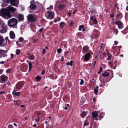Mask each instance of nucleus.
<instances>
[{
  "instance_id": "nucleus-1",
  "label": "nucleus",
  "mask_w": 128,
  "mask_h": 128,
  "mask_svg": "<svg viewBox=\"0 0 128 128\" xmlns=\"http://www.w3.org/2000/svg\"><path fill=\"white\" fill-rule=\"evenodd\" d=\"M0 16H2L5 18H10L12 17L10 13L6 9H3L0 10Z\"/></svg>"
},
{
  "instance_id": "nucleus-2",
  "label": "nucleus",
  "mask_w": 128,
  "mask_h": 128,
  "mask_svg": "<svg viewBox=\"0 0 128 128\" xmlns=\"http://www.w3.org/2000/svg\"><path fill=\"white\" fill-rule=\"evenodd\" d=\"M18 22L17 19L12 18L9 20L8 21V24L10 27H14L16 26Z\"/></svg>"
},
{
  "instance_id": "nucleus-3",
  "label": "nucleus",
  "mask_w": 128,
  "mask_h": 128,
  "mask_svg": "<svg viewBox=\"0 0 128 128\" xmlns=\"http://www.w3.org/2000/svg\"><path fill=\"white\" fill-rule=\"evenodd\" d=\"M45 15L47 18L49 19H52L54 16V13L49 11L46 12Z\"/></svg>"
},
{
  "instance_id": "nucleus-4",
  "label": "nucleus",
  "mask_w": 128,
  "mask_h": 128,
  "mask_svg": "<svg viewBox=\"0 0 128 128\" xmlns=\"http://www.w3.org/2000/svg\"><path fill=\"white\" fill-rule=\"evenodd\" d=\"M10 4L12 6H17L19 4L18 0H9Z\"/></svg>"
},
{
  "instance_id": "nucleus-5",
  "label": "nucleus",
  "mask_w": 128,
  "mask_h": 128,
  "mask_svg": "<svg viewBox=\"0 0 128 128\" xmlns=\"http://www.w3.org/2000/svg\"><path fill=\"white\" fill-rule=\"evenodd\" d=\"M6 9L8 11H10L11 12H14L16 10V8H14L10 5L6 7Z\"/></svg>"
},
{
  "instance_id": "nucleus-6",
  "label": "nucleus",
  "mask_w": 128,
  "mask_h": 128,
  "mask_svg": "<svg viewBox=\"0 0 128 128\" xmlns=\"http://www.w3.org/2000/svg\"><path fill=\"white\" fill-rule=\"evenodd\" d=\"M6 51L0 50V58L4 57L6 56Z\"/></svg>"
},
{
  "instance_id": "nucleus-7",
  "label": "nucleus",
  "mask_w": 128,
  "mask_h": 128,
  "mask_svg": "<svg viewBox=\"0 0 128 128\" xmlns=\"http://www.w3.org/2000/svg\"><path fill=\"white\" fill-rule=\"evenodd\" d=\"M28 18V20L31 22H33L35 20V18L33 15L31 14H29Z\"/></svg>"
},
{
  "instance_id": "nucleus-8",
  "label": "nucleus",
  "mask_w": 128,
  "mask_h": 128,
  "mask_svg": "<svg viewBox=\"0 0 128 128\" xmlns=\"http://www.w3.org/2000/svg\"><path fill=\"white\" fill-rule=\"evenodd\" d=\"M0 78L2 82H5L7 80L8 77L2 75L0 77Z\"/></svg>"
},
{
  "instance_id": "nucleus-9",
  "label": "nucleus",
  "mask_w": 128,
  "mask_h": 128,
  "mask_svg": "<svg viewBox=\"0 0 128 128\" xmlns=\"http://www.w3.org/2000/svg\"><path fill=\"white\" fill-rule=\"evenodd\" d=\"M116 24L118 25L119 28L121 29L122 28V24L121 22H117L116 23Z\"/></svg>"
},
{
  "instance_id": "nucleus-10",
  "label": "nucleus",
  "mask_w": 128,
  "mask_h": 128,
  "mask_svg": "<svg viewBox=\"0 0 128 128\" xmlns=\"http://www.w3.org/2000/svg\"><path fill=\"white\" fill-rule=\"evenodd\" d=\"M90 53H88L85 55L84 59L86 61H88L90 59Z\"/></svg>"
},
{
  "instance_id": "nucleus-11",
  "label": "nucleus",
  "mask_w": 128,
  "mask_h": 128,
  "mask_svg": "<svg viewBox=\"0 0 128 128\" xmlns=\"http://www.w3.org/2000/svg\"><path fill=\"white\" fill-rule=\"evenodd\" d=\"M23 86L22 84L20 82L18 83L16 86V88L18 89H20Z\"/></svg>"
},
{
  "instance_id": "nucleus-12",
  "label": "nucleus",
  "mask_w": 128,
  "mask_h": 128,
  "mask_svg": "<svg viewBox=\"0 0 128 128\" xmlns=\"http://www.w3.org/2000/svg\"><path fill=\"white\" fill-rule=\"evenodd\" d=\"M92 115L93 118H94L98 117V114L97 112L94 111L92 112Z\"/></svg>"
},
{
  "instance_id": "nucleus-13",
  "label": "nucleus",
  "mask_w": 128,
  "mask_h": 128,
  "mask_svg": "<svg viewBox=\"0 0 128 128\" xmlns=\"http://www.w3.org/2000/svg\"><path fill=\"white\" fill-rule=\"evenodd\" d=\"M10 38H11L14 39L15 38V34L13 31H11L10 32Z\"/></svg>"
},
{
  "instance_id": "nucleus-14",
  "label": "nucleus",
  "mask_w": 128,
  "mask_h": 128,
  "mask_svg": "<svg viewBox=\"0 0 128 128\" xmlns=\"http://www.w3.org/2000/svg\"><path fill=\"white\" fill-rule=\"evenodd\" d=\"M30 8L31 10H36V7L34 4H33L31 5Z\"/></svg>"
},
{
  "instance_id": "nucleus-15",
  "label": "nucleus",
  "mask_w": 128,
  "mask_h": 128,
  "mask_svg": "<svg viewBox=\"0 0 128 128\" xmlns=\"http://www.w3.org/2000/svg\"><path fill=\"white\" fill-rule=\"evenodd\" d=\"M14 104L16 106H19L20 102V101L19 100H18L16 101L14 100Z\"/></svg>"
},
{
  "instance_id": "nucleus-16",
  "label": "nucleus",
  "mask_w": 128,
  "mask_h": 128,
  "mask_svg": "<svg viewBox=\"0 0 128 128\" xmlns=\"http://www.w3.org/2000/svg\"><path fill=\"white\" fill-rule=\"evenodd\" d=\"M7 31V29L6 27H2V29H0V32L2 33L5 32H6Z\"/></svg>"
},
{
  "instance_id": "nucleus-17",
  "label": "nucleus",
  "mask_w": 128,
  "mask_h": 128,
  "mask_svg": "<svg viewBox=\"0 0 128 128\" xmlns=\"http://www.w3.org/2000/svg\"><path fill=\"white\" fill-rule=\"evenodd\" d=\"M66 8V6L64 4H60L58 6V8L60 10H62Z\"/></svg>"
},
{
  "instance_id": "nucleus-18",
  "label": "nucleus",
  "mask_w": 128,
  "mask_h": 128,
  "mask_svg": "<svg viewBox=\"0 0 128 128\" xmlns=\"http://www.w3.org/2000/svg\"><path fill=\"white\" fill-rule=\"evenodd\" d=\"M18 18L19 21H21L24 19V16L22 15L19 14Z\"/></svg>"
},
{
  "instance_id": "nucleus-19",
  "label": "nucleus",
  "mask_w": 128,
  "mask_h": 128,
  "mask_svg": "<svg viewBox=\"0 0 128 128\" xmlns=\"http://www.w3.org/2000/svg\"><path fill=\"white\" fill-rule=\"evenodd\" d=\"M88 49L89 48L88 47L86 46H84L83 48V52H86Z\"/></svg>"
},
{
  "instance_id": "nucleus-20",
  "label": "nucleus",
  "mask_w": 128,
  "mask_h": 128,
  "mask_svg": "<svg viewBox=\"0 0 128 128\" xmlns=\"http://www.w3.org/2000/svg\"><path fill=\"white\" fill-rule=\"evenodd\" d=\"M20 92H16L14 90L12 92V94L14 95H16L17 96H19L20 95Z\"/></svg>"
},
{
  "instance_id": "nucleus-21",
  "label": "nucleus",
  "mask_w": 128,
  "mask_h": 128,
  "mask_svg": "<svg viewBox=\"0 0 128 128\" xmlns=\"http://www.w3.org/2000/svg\"><path fill=\"white\" fill-rule=\"evenodd\" d=\"M87 114V113L85 112H83L81 113L80 114V116L82 118H84Z\"/></svg>"
},
{
  "instance_id": "nucleus-22",
  "label": "nucleus",
  "mask_w": 128,
  "mask_h": 128,
  "mask_svg": "<svg viewBox=\"0 0 128 128\" xmlns=\"http://www.w3.org/2000/svg\"><path fill=\"white\" fill-rule=\"evenodd\" d=\"M94 34L96 36H98L100 34V32L97 30H94Z\"/></svg>"
},
{
  "instance_id": "nucleus-23",
  "label": "nucleus",
  "mask_w": 128,
  "mask_h": 128,
  "mask_svg": "<svg viewBox=\"0 0 128 128\" xmlns=\"http://www.w3.org/2000/svg\"><path fill=\"white\" fill-rule=\"evenodd\" d=\"M73 61L72 60H70V62H68L66 63V65L67 66L70 65L72 66V65Z\"/></svg>"
},
{
  "instance_id": "nucleus-24",
  "label": "nucleus",
  "mask_w": 128,
  "mask_h": 128,
  "mask_svg": "<svg viewBox=\"0 0 128 128\" xmlns=\"http://www.w3.org/2000/svg\"><path fill=\"white\" fill-rule=\"evenodd\" d=\"M98 86H96L95 89H94V92L95 94H96L98 92Z\"/></svg>"
},
{
  "instance_id": "nucleus-25",
  "label": "nucleus",
  "mask_w": 128,
  "mask_h": 128,
  "mask_svg": "<svg viewBox=\"0 0 128 128\" xmlns=\"http://www.w3.org/2000/svg\"><path fill=\"white\" fill-rule=\"evenodd\" d=\"M107 55L108 56V58H107V59L108 60H110V58L112 57V55L109 54L108 52L107 53Z\"/></svg>"
},
{
  "instance_id": "nucleus-26",
  "label": "nucleus",
  "mask_w": 128,
  "mask_h": 128,
  "mask_svg": "<svg viewBox=\"0 0 128 128\" xmlns=\"http://www.w3.org/2000/svg\"><path fill=\"white\" fill-rule=\"evenodd\" d=\"M109 73L108 72L104 73L102 74V76L104 77H106L109 76Z\"/></svg>"
},
{
  "instance_id": "nucleus-27",
  "label": "nucleus",
  "mask_w": 128,
  "mask_h": 128,
  "mask_svg": "<svg viewBox=\"0 0 128 128\" xmlns=\"http://www.w3.org/2000/svg\"><path fill=\"white\" fill-rule=\"evenodd\" d=\"M65 24V23L64 22H61L60 25V27L61 28H63L64 27Z\"/></svg>"
},
{
  "instance_id": "nucleus-28",
  "label": "nucleus",
  "mask_w": 128,
  "mask_h": 128,
  "mask_svg": "<svg viewBox=\"0 0 128 128\" xmlns=\"http://www.w3.org/2000/svg\"><path fill=\"white\" fill-rule=\"evenodd\" d=\"M114 33L116 35L118 33V30L116 29L115 28H114L113 29Z\"/></svg>"
},
{
  "instance_id": "nucleus-29",
  "label": "nucleus",
  "mask_w": 128,
  "mask_h": 128,
  "mask_svg": "<svg viewBox=\"0 0 128 128\" xmlns=\"http://www.w3.org/2000/svg\"><path fill=\"white\" fill-rule=\"evenodd\" d=\"M16 54H19L20 52V50L18 49H17L16 50Z\"/></svg>"
},
{
  "instance_id": "nucleus-30",
  "label": "nucleus",
  "mask_w": 128,
  "mask_h": 128,
  "mask_svg": "<svg viewBox=\"0 0 128 128\" xmlns=\"http://www.w3.org/2000/svg\"><path fill=\"white\" fill-rule=\"evenodd\" d=\"M3 39L2 37L0 36V45L2 44L3 42Z\"/></svg>"
},
{
  "instance_id": "nucleus-31",
  "label": "nucleus",
  "mask_w": 128,
  "mask_h": 128,
  "mask_svg": "<svg viewBox=\"0 0 128 128\" xmlns=\"http://www.w3.org/2000/svg\"><path fill=\"white\" fill-rule=\"evenodd\" d=\"M36 79L38 81H39L41 79V78L40 76H38L36 78Z\"/></svg>"
},
{
  "instance_id": "nucleus-32",
  "label": "nucleus",
  "mask_w": 128,
  "mask_h": 128,
  "mask_svg": "<svg viewBox=\"0 0 128 128\" xmlns=\"http://www.w3.org/2000/svg\"><path fill=\"white\" fill-rule=\"evenodd\" d=\"M19 40L20 42H23L24 39L20 37L19 38Z\"/></svg>"
},
{
  "instance_id": "nucleus-33",
  "label": "nucleus",
  "mask_w": 128,
  "mask_h": 128,
  "mask_svg": "<svg viewBox=\"0 0 128 128\" xmlns=\"http://www.w3.org/2000/svg\"><path fill=\"white\" fill-rule=\"evenodd\" d=\"M62 50L61 48H60L58 49L57 50V52L58 54L60 53Z\"/></svg>"
},
{
  "instance_id": "nucleus-34",
  "label": "nucleus",
  "mask_w": 128,
  "mask_h": 128,
  "mask_svg": "<svg viewBox=\"0 0 128 128\" xmlns=\"http://www.w3.org/2000/svg\"><path fill=\"white\" fill-rule=\"evenodd\" d=\"M28 65L29 66V68H32V64L30 62H29L28 63Z\"/></svg>"
},
{
  "instance_id": "nucleus-35",
  "label": "nucleus",
  "mask_w": 128,
  "mask_h": 128,
  "mask_svg": "<svg viewBox=\"0 0 128 128\" xmlns=\"http://www.w3.org/2000/svg\"><path fill=\"white\" fill-rule=\"evenodd\" d=\"M102 67H100V68L99 71L98 72V74H99L102 71Z\"/></svg>"
},
{
  "instance_id": "nucleus-36",
  "label": "nucleus",
  "mask_w": 128,
  "mask_h": 128,
  "mask_svg": "<svg viewBox=\"0 0 128 128\" xmlns=\"http://www.w3.org/2000/svg\"><path fill=\"white\" fill-rule=\"evenodd\" d=\"M88 123L86 122V121H85L84 124V126H87L88 125Z\"/></svg>"
},
{
  "instance_id": "nucleus-37",
  "label": "nucleus",
  "mask_w": 128,
  "mask_h": 128,
  "mask_svg": "<svg viewBox=\"0 0 128 128\" xmlns=\"http://www.w3.org/2000/svg\"><path fill=\"white\" fill-rule=\"evenodd\" d=\"M122 15L121 14H119L117 15L116 17L117 18H120L122 17Z\"/></svg>"
},
{
  "instance_id": "nucleus-38",
  "label": "nucleus",
  "mask_w": 128,
  "mask_h": 128,
  "mask_svg": "<svg viewBox=\"0 0 128 128\" xmlns=\"http://www.w3.org/2000/svg\"><path fill=\"white\" fill-rule=\"evenodd\" d=\"M10 68H8L6 70V73H10Z\"/></svg>"
},
{
  "instance_id": "nucleus-39",
  "label": "nucleus",
  "mask_w": 128,
  "mask_h": 128,
  "mask_svg": "<svg viewBox=\"0 0 128 128\" xmlns=\"http://www.w3.org/2000/svg\"><path fill=\"white\" fill-rule=\"evenodd\" d=\"M53 8V7L52 6H51L49 8H47V9L48 10H51Z\"/></svg>"
},
{
  "instance_id": "nucleus-40",
  "label": "nucleus",
  "mask_w": 128,
  "mask_h": 128,
  "mask_svg": "<svg viewBox=\"0 0 128 128\" xmlns=\"http://www.w3.org/2000/svg\"><path fill=\"white\" fill-rule=\"evenodd\" d=\"M84 82L83 80L82 79L81 80L80 82V85H82Z\"/></svg>"
},
{
  "instance_id": "nucleus-41",
  "label": "nucleus",
  "mask_w": 128,
  "mask_h": 128,
  "mask_svg": "<svg viewBox=\"0 0 128 128\" xmlns=\"http://www.w3.org/2000/svg\"><path fill=\"white\" fill-rule=\"evenodd\" d=\"M90 118V116L89 115H88L87 117L86 118V120L85 121H87Z\"/></svg>"
},
{
  "instance_id": "nucleus-42",
  "label": "nucleus",
  "mask_w": 128,
  "mask_h": 128,
  "mask_svg": "<svg viewBox=\"0 0 128 128\" xmlns=\"http://www.w3.org/2000/svg\"><path fill=\"white\" fill-rule=\"evenodd\" d=\"M13 126L12 125L9 124L8 126V128H12Z\"/></svg>"
},
{
  "instance_id": "nucleus-43",
  "label": "nucleus",
  "mask_w": 128,
  "mask_h": 128,
  "mask_svg": "<svg viewBox=\"0 0 128 128\" xmlns=\"http://www.w3.org/2000/svg\"><path fill=\"white\" fill-rule=\"evenodd\" d=\"M3 1L6 2L7 3H9V1L8 0H2Z\"/></svg>"
},
{
  "instance_id": "nucleus-44",
  "label": "nucleus",
  "mask_w": 128,
  "mask_h": 128,
  "mask_svg": "<svg viewBox=\"0 0 128 128\" xmlns=\"http://www.w3.org/2000/svg\"><path fill=\"white\" fill-rule=\"evenodd\" d=\"M34 56H31L30 57V58L31 60H32L34 58Z\"/></svg>"
},
{
  "instance_id": "nucleus-45",
  "label": "nucleus",
  "mask_w": 128,
  "mask_h": 128,
  "mask_svg": "<svg viewBox=\"0 0 128 128\" xmlns=\"http://www.w3.org/2000/svg\"><path fill=\"white\" fill-rule=\"evenodd\" d=\"M93 22L94 24H96L97 23L96 20H94Z\"/></svg>"
},
{
  "instance_id": "nucleus-46",
  "label": "nucleus",
  "mask_w": 128,
  "mask_h": 128,
  "mask_svg": "<svg viewBox=\"0 0 128 128\" xmlns=\"http://www.w3.org/2000/svg\"><path fill=\"white\" fill-rule=\"evenodd\" d=\"M43 52H42V54H44L45 52V51H46V50L44 48L43 49Z\"/></svg>"
},
{
  "instance_id": "nucleus-47",
  "label": "nucleus",
  "mask_w": 128,
  "mask_h": 128,
  "mask_svg": "<svg viewBox=\"0 0 128 128\" xmlns=\"http://www.w3.org/2000/svg\"><path fill=\"white\" fill-rule=\"evenodd\" d=\"M5 93V92L4 91L0 92V94H4Z\"/></svg>"
},
{
  "instance_id": "nucleus-48",
  "label": "nucleus",
  "mask_w": 128,
  "mask_h": 128,
  "mask_svg": "<svg viewBox=\"0 0 128 128\" xmlns=\"http://www.w3.org/2000/svg\"><path fill=\"white\" fill-rule=\"evenodd\" d=\"M74 23L72 22H71L70 23V26H73Z\"/></svg>"
},
{
  "instance_id": "nucleus-49",
  "label": "nucleus",
  "mask_w": 128,
  "mask_h": 128,
  "mask_svg": "<svg viewBox=\"0 0 128 128\" xmlns=\"http://www.w3.org/2000/svg\"><path fill=\"white\" fill-rule=\"evenodd\" d=\"M45 72V70H43L42 71V72L41 73V74H43Z\"/></svg>"
},
{
  "instance_id": "nucleus-50",
  "label": "nucleus",
  "mask_w": 128,
  "mask_h": 128,
  "mask_svg": "<svg viewBox=\"0 0 128 128\" xmlns=\"http://www.w3.org/2000/svg\"><path fill=\"white\" fill-rule=\"evenodd\" d=\"M44 29V28H41L39 30V31L40 32H42Z\"/></svg>"
},
{
  "instance_id": "nucleus-51",
  "label": "nucleus",
  "mask_w": 128,
  "mask_h": 128,
  "mask_svg": "<svg viewBox=\"0 0 128 128\" xmlns=\"http://www.w3.org/2000/svg\"><path fill=\"white\" fill-rule=\"evenodd\" d=\"M110 17L111 18H113L114 17V14H111L110 15Z\"/></svg>"
},
{
  "instance_id": "nucleus-52",
  "label": "nucleus",
  "mask_w": 128,
  "mask_h": 128,
  "mask_svg": "<svg viewBox=\"0 0 128 128\" xmlns=\"http://www.w3.org/2000/svg\"><path fill=\"white\" fill-rule=\"evenodd\" d=\"M100 114L101 116H102H102L104 115V114L103 112H101L100 113Z\"/></svg>"
},
{
  "instance_id": "nucleus-53",
  "label": "nucleus",
  "mask_w": 128,
  "mask_h": 128,
  "mask_svg": "<svg viewBox=\"0 0 128 128\" xmlns=\"http://www.w3.org/2000/svg\"><path fill=\"white\" fill-rule=\"evenodd\" d=\"M79 27L81 28H84V26L82 25L79 26Z\"/></svg>"
},
{
  "instance_id": "nucleus-54",
  "label": "nucleus",
  "mask_w": 128,
  "mask_h": 128,
  "mask_svg": "<svg viewBox=\"0 0 128 128\" xmlns=\"http://www.w3.org/2000/svg\"><path fill=\"white\" fill-rule=\"evenodd\" d=\"M57 20L58 21H59L60 20V18H58L57 19Z\"/></svg>"
},
{
  "instance_id": "nucleus-55",
  "label": "nucleus",
  "mask_w": 128,
  "mask_h": 128,
  "mask_svg": "<svg viewBox=\"0 0 128 128\" xmlns=\"http://www.w3.org/2000/svg\"><path fill=\"white\" fill-rule=\"evenodd\" d=\"M38 118H39V116H38ZM39 118H38V119H36V121L37 122H38L39 121Z\"/></svg>"
},
{
  "instance_id": "nucleus-56",
  "label": "nucleus",
  "mask_w": 128,
  "mask_h": 128,
  "mask_svg": "<svg viewBox=\"0 0 128 128\" xmlns=\"http://www.w3.org/2000/svg\"><path fill=\"white\" fill-rule=\"evenodd\" d=\"M118 43V42H117L116 41H114V44H115V45H116Z\"/></svg>"
},
{
  "instance_id": "nucleus-57",
  "label": "nucleus",
  "mask_w": 128,
  "mask_h": 128,
  "mask_svg": "<svg viewBox=\"0 0 128 128\" xmlns=\"http://www.w3.org/2000/svg\"><path fill=\"white\" fill-rule=\"evenodd\" d=\"M96 60L94 62V66H93V68H94V67L95 66V64L96 63Z\"/></svg>"
},
{
  "instance_id": "nucleus-58",
  "label": "nucleus",
  "mask_w": 128,
  "mask_h": 128,
  "mask_svg": "<svg viewBox=\"0 0 128 128\" xmlns=\"http://www.w3.org/2000/svg\"><path fill=\"white\" fill-rule=\"evenodd\" d=\"M4 62H3V61H2V62H0V64H4Z\"/></svg>"
},
{
  "instance_id": "nucleus-59",
  "label": "nucleus",
  "mask_w": 128,
  "mask_h": 128,
  "mask_svg": "<svg viewBox=\"0 0 128 128\" xmlns=\"http://www.w3.org/2000/svg\"><path fill=\"white\" fill-rule=\"evenodd\" d=\"M68 15L69 16H70L71 15V13L70 12H68Z\"/></svg>"
},
{
  "instance_id": "nucleus-60",
  "label": "nucleus",
  "mask_w": 128,
  "mask_h": 128,
  "mask_svg": "<svg viewBox=\"0 0 128 128\" xmlns=\"http://www.w3.org/2000/svg\"><path fill=\"white\" fill-rule=\"evenodd\" d=\"M96 100V99L95 98H94L93 99L94 102H95Z\"/></svg>"
},
{
  "instance_id": "nucleus-61",
  "label": "nucleus",
  "mask_w": 128,
  "mask_h": 128,
  "mask_svg": "<svg viewBox=\"0 0 128 128\" xmlns=\"http://www.w3.org/2000/svg\"><path fill=\"white\" fill-rule=\"evenodd\" d=\"M48 118L49 119H50V120H49V121L50 122L51 121V117L50 116H49Z\"/></svg>"
},
{
  "instance_id": "nucleus-62",
  "label": "nucleus",
  "mask_w": 128,
  "mask_h": 128,
  "mask_svg": "<svg viewBox=\"0 0 128 128\" xmlns=\"http://www.w3.org/2000/svg\"><path fill=\"white\" fill-rule=\"evenodd\" d=\"M85 29L84 28H82V31L83 32L84 31H85Z\"/></svg>"
},
{
  "instance_id": "nucleus-63",
  "label": "nucleus",
  "mask_w": 128,
  "mask_h": 128,
  "mask_svg": "<svg viewBox=\"0 0 128 128\" xmlns=\"http://www.w3.org/2000/svg\"><path fill=\"white\" fill-rule=\"evenodd\" d=\"M126 10L127 11H128V6H127L126 8Z\"/></svg>"
},
{
  "instance_id": "nucleus-64",
  "label": "nucleus",
  "mask_w": 128,
  "mask_h": 128,
  "mask_svg": "<svg viewBox=\"0 0 128 128\" xmlns=\"http://www.w3.org/2000/svg\"><path fill=\"white\" fill-rule=\"evenodd\" d=\"M10 56H11V57H13V56H14V55L12 54H10Z\"/></svg>"
}]
</instances>
